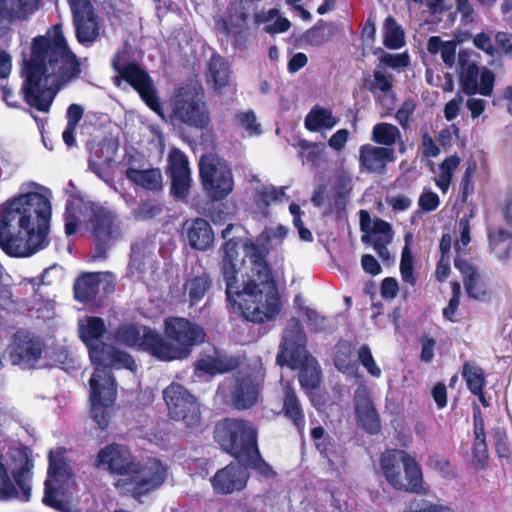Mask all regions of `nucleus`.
Returning <instances> with one entry per match:
<instances>
[{
	"label": "nucleus",
	"mask_w": 512,
	"mask_h": 512,
	"mask_svg": "<svg viewBox=\"0 0 512 512\" xmlns=\"http://www.w3.org/2000/svg\"><path fill=\"white\" fill-rule=\"evenodd\" d=\"M237 243H225L221 271L226 283L227 299L251 322L274 319L281 310L277 285L270 268L254 245L247 246V258L237 268Z\"/></svg>",
	"instance_id": "1"
},
{
	"label": "nucleus",
	"mask_w": 512,
	"mask_h": 512,
	"mask_svg": "<svg viewBox=\"0 0 512 512\" xmlns=\"http://www.w3.org/2000/svg\"><path fill=\"white\" fill-rule=\"evenodd\" d=\"M80 63L69 48L60 25L32 41L31 55L24 60L22 91L26 102L47 112L57 92L78 78Z\"/></svg>",
	"instance_id": "2"
},
{
	"label": "nucleus",
	"mask_w": 512,
	"mask_h": 512,
	"mask_svg": "<svg viewBox=\"0 0 512 512\" xmlns=\"http://www.w3.org/2000/svg\"><path fill=\"white\" fill-rule=\"evenodd\" d=\"M51 192L41 187L0 204V248L12 257H29L48 245Z\"/></svg>",
	"instance_id": "3"
},
{
	"label": "nucleus",
	"mask_w": 512,
	"mask_h": 512,
	"mask_svg": "<svg viewBox=\"0 0 512 512\" xmlns=\"http://www.w3.org/2000/svg\"><path fill=\"white\" fill-rule=\"evenodd\" d=\"M80 338L89 347L91 361L97 365L90 379L91 415L101 429L109 422L108 410L116 398L115 381L110 368H136L134 360L123 351L108 347L102 343L93 344L104 334L106 327L99 317H86L79 320Z\"/></svg>",
	"instance_id": "4"
},
{
	"label": "nucleus",
	"mask_w": 512,
	"mask_h": 512,
	"mask_svg": "<svg viewBox=\"0 0 512 512\" xmlns=\"http://www.w3.org/2000/svg\"><path fill=\"white\" fill-rule=\"evenodd\" d=\"M165 334L169 341L164 340L158 333H149L145 338L149 352L163 361L186 358L193 346L205 340L203 328L186 318L166 319Z\"/></svg>",
	"instance_id": "5"
},
{
	"label": "nucleus",
	"mask_w": 512,
	"mask_h": 512,
	"mask_svg": "<svg viewBox=\"0 0 512 512\" xmlns=\"http://www.w3.org/2000/svg\"><path fill=\"white\" fill-rule=\"evenodd\" d=\"M306 335L300 322L291 319L284 330L281 350L277 355L280 366L287 365L292 369H300L299 381L303 388L313 389L320 382V372L317 361L310 356L306 349Z\"/></svg>",
	"instance_id": "6"
},
{
	"label": "nucleus",
	"mask_w": 512,
	"mask_h": 512,
	"mask_svg": "<svg viewBox=\"0 0 512 512\" xmlns=\"http://www.w3.org/2000/svg\"><path fill=\"white\" fill-rule=\"evenodd\" d=\"M256 438V429L242 419H224L215 428L217 442L237 459L257 452Z\"/></svg>",
	"instance_id": "7"
},
{
	"label": "nucleus",
	"mask_w": 512,
	"mask_h": 512,
	"mask_svg": "<svg viewBox=\"0 0 512 512\" xmlns=\"http://www.w3.org/2000/svg\"><path fill=\"white\" fill-rule=\"evenodd\" d=\"M128 60L129 52L126 48L115 54L112 67L119 74L114 78L115 84L120 86L121 80L124 79L139 93L153 111L161 114V104L152 79L137 64L128 63Z\"/></svg>",
	"instance_id": "8"
},
{
	"label": "nucleus",
	"mask_w": 512,
	"mask_h": 512,
	"mask_svg": "<svg viewBox=\"0 0 512 512\" xmlns=\"http://www.w3.org/2000/svg\"><path fill=\"white\" fill-rule=\"evenodd\" d=\"M479 55L470 49H462L457 56L456 70L459 83L466 95L477 93L490 96L493 92L495 75L487 67L479 69Z\"/></svg>",
	"instance_id": "9"
},
{
	"label": "nucleus",
	"mask_w": 512,
	"mask_h": 512,
	"mask_svg": "<svg viewBox=\"0 0 512 512\" xmlns=\"http://www.w3.org/2000/svg\"><path fill=\"white\" fill-rule=\"evenodd\" d=\"M173 117L190 127L202 129L208 125L210 118L200 85L190 84L178 90L174 100Z\"/></svg>",
	"instance_id": "10"
},
{
	"label": "nucleus",
	"mask_w": 512,
	"mask_h": 512,
	"mask_svg": "<svg viewBox=\"0 0 512 512\" xmlns=\"http://www.w3.org/2000/svg\"><path fill=\"white\" fill-rule=\"evenodd\" d=\"M163 399L168 409V416L172 420L181 422L188 429L200 428V405L184 386L172 382L163 390Z\"/></svg>",
	"instance_id": "11"
},
{
	"label": "nucleus",
	"mask_w": 512,
	"mask_h": 512,
	"mask_svg": "<svg viewBox=\"0 0 512 512\" xmlns=\"http://www.w3.org/2000/svg\"><path fill=\"white\" fill-rule=\"evenodd\" d=\"M199 168L203 187L212 199H223L232 191V173L223 159L214 155L202 156Z\"/></svg>",
	"instance_id": "12"
},
{
	"label": "nucleus",
	"mask_w": 512,
	"mask_h": 512,
	"mask_svg": "<svg viewBox=\"0 0 512 512\" xmlns=\"http://www.w3.org/2000/svg\"><path fill=\"white\" fill-rule=\"evenodd\" d=\"M73 14L76 38L82 45L93 43L99 36V17L90 0H68Z\"/></svg>",
	"instance_id": "13"
},
{
	"label": "nucleus",
	"mask_w": 512,
	"mask_h": 512,
	"mask_svg": "<svg viewBox=\"0 0 512 512\" xmlns=\"http://www.w3.org/2000/svg\"><path fill=\"white\" fill-rule=\"evenodd\" d=\"M96 465L119 475H130L140 471L130 450L120 444H111L98 452Z\"/></svg>",
	"instance_id": "14"
},
{
	"label": "nucleus",
	"mask_w": 512,
	"mask_h": 512,
	"mask_svg": "<svg viewBox=\"0 0 512 512\" xmlns=\"http://www.w3.org/2000/svg\"><path fill=\"white\" fill-rule=\"evenodd\" d=\"M380 465L387 480H395L403 468L407 480H422L418 462L404 450L390 449L382 453Z\"/></svg>",
	"instance_id": "15"
},
{
	"label": "nucleus",
	"mask_w": 512,
	"mask_h": 512,
	"mask_svg": "<svg viewBox=\"0 0 512 512\" xmlns=\"http://www.w3.org/2000/svg\"><path fill=\"white\" fill-rule=\"evenodd\" d=\"M10 462L6 467L0 455V480H10L9 472L14 480H27L33 477V459L28 447L21 444L12 445L7 453Z\"/></svg>",
	"instance_id": "16"
},
{
	"label": "nucleus",
	"mask_w": 512,
	"mask_h": 512,
	"mask_svg": "<svg viewBox=\"0 0 512 512\" xmlns=\"http://www.w3.org/2000/svg\"><path fill=\"white\" fill-rule=\"evenodd\" d=\"M89 229L99 246L111 244L122 234L120 221L110 211L103 208L92 210Z\"/></svg>",
	"instance_id": "17"
},
{
	"label": "nucleus",
	"mask_w": 512,
	"mask_h": 512,
	"mask_svg": "<svg viewBox=\"0 0 512 512\" xmlns=\"http://www.w3.org/2000/svg\"><path fill=\"white\" fill-rule=\"evenodd\" d=\"M169 171L172 178V192L178 198H185L190 187L191 177L186 155L178 148H172L168 155Z\"/></svg>",
	"instance_id": "18"
},
{
	"label": "nucleus",
	"mask_w": 512,
	"mask_h": 512,
	"mask_svg": "<svg viewBox=\"0 0 512 512\" xmlns=\"http://www.w3.org/2000/svg\"><path fill=\"white\" fill-rule=\"evenodd\" d=\"M394 148L364 144L359 148V165L362 171L384 174L388 163L394 161Z\"/></svg>",
	"instance_id": "19"
},
{
	"label": "nucleus",
	"mask_w": 512,
	"mask_h": 512,
	"mask_svg": "<svg viewBox=\"0 0 512 512\" xmlns=\"http://www.w3.org/2000/svg\"><path fill=\"white\" fill-rule=\"evenodd\" d=\"M42 353L39 340L31 338L22 332L15 334L10 346V359L13 364L33 367Z\"/></svg>",
	"instance_id": "20"
},
{
	"label": "nucleus",
	"mask_w": 512,
	"mask_h": 512,
	"mask_svg": "<svg viewBox=\"0 0 512 512\" xmlns=\"http://www.w3.org/2000/svg\"><path fill=\"white\" fill-rule=\"evenodd\" d=\"M354 408L358 425L371 434L377 433L380 420L366 387L359 386L355 390Z\"/></svg>",
	"instance_id": "21"
},
{
	"label": "nucleus",
	"mask_w": 512,
	"mask_h": 512,
	"mask_svg": "<svg viewBox=\"0 0 512 512\" xmlns=\"http://www.w3.org/2000/svg\"><path fill=\"white\" fill-rule=\"evenodd\" d=\"M261 395L260 376H242L236 380L231 392L232 404L239 410L254 406Z\"/></svg>",
	"instance_id": "22"
},
{
	"label": "nucleus",
	"mask_w": 512,
	"mask_h": 512,
	"mask_svg": "<svg viewBox=\"0 0 512 512\" xmlns=\"http://www.w3.org/2000/svg\"><path fill=\"white\" fill-rule=\"evenodd\" d=\"M247 18L243 1H234L228 6L224 15L215 17V28L224 36L239 34L246 27Z\"/></svg>",
	"instance_id": "23"
},
{
	"label": "nucleus",
	"mask_w": 512,
	"mask_h": 512,
	"mask_svg": "<svg viewBox=\"0 0 512 512\" xmlns=\"http://www.w3.org/2000/svg\"><path fill=\"white\" fill-rule=\"evenodd\" d=\"M117 153L115 144L103 141L91 147L89 167L103 180L109 177L110 164L114 161Z\"/></svg>",
	"instance_id": "24"
},
{
	"label": "nucleus",
	"mask_w": 512,
	"mask_h": 512,
	"mask_svg": "<svg viewBox=\"0 0 512 512\" xmlns=\"http://www.w3.org/2000/svg\"><path fill=\"white\" fill-rule=\"evenodd\" d=\"M184 230L190 246L197 250H206L213 244L214 233L205 219L187 220L184 223Z\"/></svg>",
	"instance_id": "25"
},
{
	"label": "nucleus",
	"mask_w": 512,
	"mask_h": 512,
	"mask_svg": "<svg viewBox=\"0 0 512 512\" xmlns=\"http://www.w3.org/2000/svg\"><path fill=\"white\" fill-rule=\"evenodd\" d=\"M73 495L69 482H45L43 502L59 511L67 512Z\"/></svg>",
	"instance_id": "26"
},
{
	"label": "nucleus",
	"mask_w": 512,
	"mask_h": 512,
	"mask_svg": "<svg viewBox=\"0 0 512 512\" xmlns=\"http://www.w3.org/2000/svg\"><path fill=\"white\" fill-rule=\"evenodd\" d=\"M39 0H0V18L13 22L25 20L37 9Z\"/></svg>",
	"instance_id": "27"
},
{
	"label": "nucleus",
	"mask_w": 512,
	"mask_h": 512,
	"mask_svg": "<svg viewBox=\"0 0 512 512\" xmlns=\"http://www.w3.org/2000/svg\"><path fill=\"white\" fill-rule=\"evenodd\" d=\"M288 229L283 225H277L275 227L266 228L262 231L258 237L256 238V243H246L244 245L245 248V258H247V246L254 245L257 249L258 253L263 257L260 252V248L263 251L268 252L271 249L277 248L280 246L287 236Z\"/></svg>",
	"instance_id": "28"
},
{
	"label": "nucleus",
	"mask_w": 512,
	"mask_h": 512,
	"mask_svg": "<svg viewBox=\"0 0 512 512\" xmlns=\"http://www.w3.org/2000/svg\"><path fill=\"white\" fill-rule=\"evenodd\" d=\"M125 175L128 180L144 189L159 190L162 188V173L158 168L137 169L129 167Z\"/></svg>",
	"instance_id": "29"
},
{
	"label": "nucleus",
	"mask_w": 512,
	"mask_h": 512,
	"mask_svg": "<svg viewBox=\"0 0 512 512\" xmlns=\"http://www.w3.org/2000/svg\"><path fill=\"white\" fill-rule=\"evenodd\" d=\"M338 123V118L328 108L314 106L305 117L304 125L307 130L318 132L323 129L330 130Z\"/></svg>",
	"instance_id": "30"
},
{
	"label": "nucleus",
	"mask_w": 512,
	"mask_h": 512,
	"mask_svg": "<svg viewBox=\"0 0 512 512\" xmlns=\"http://www.w3.org/2000/svg\"><path fill=\"white\" fill-rule=\"evenodd\" d=\"M456 49V41H444L439 36H432L427 42L428 52L432 55L440 54L442 61L448 68H453L455 65Z\"/></svg>",
	"instance_id": "31"
},
{
	"label": "nucleus",
	"mask_w": 512,
	"mask_h": 512,
	"mask_svg": "<svg viewBox=\"0 0 512 512\" xmlns=\"http://www.w3.org/2000/svg\"><path fill=\"white\" fill-rule=\"evenodd\" d=\"M285 396L283 399V412L290 419L299 432H302L305 426L304 414L295 392L289 384L284 386Z\"/></svg>",
	"instance_id": "32"
},
{
	"label": "nucleus",
	"mask_w": 512,
	"mask_h": 512,
	"mask_svg": "<svg viewBox=\"0 0 512 512\" xmlns=\"http://www.w3.org/2000/svg\"><path fill=\"white\" fill-rule=\"evenodd\" d=\"M100 273H86L80 276L74 284L75 298L87 302L96 297L99 291Z\"/></svg>",
	"instance_id": "33"
},
{
	"label": "nucleus",
	"mask_w": 512,
	"mask_h": 512,
	"mask_svg": "<svg viewBox=\"0 0 512 512\" xmlns=\"http://www.w3.org/2000/svg\"><path fill=\"white\" fill-rule=\"evenodd\" d=\"M230 71L227 63L219 55H213L207 64V80L217 90L224 88L229 82Z\"/></svg>",
	"instance_id": "34"
},
{
	"label": "nucleus",
	"mask_w": 512,
	"mask_h": 512,
	"mask_svg": "<svg viewBox=\"0 0 512 512\" xmlns=\"http://www.w3.org/2000/svg\"><path fill=\"white\" fill-rule=\"evenodd\" d=\"M474 418V458L482 463L487 459L488 450L486 445V436L484 431V420L482 418L481 410L478 406L473 408Z\"/></svg>",
	"instance_id": "35"
},
{
	"label": "nucleus",
	"mask_w": 512,
	"mask_h": 512,
	"mask_svg": "<svg viewBox=\"0 0 512 512\" xmlns=\"http://www.w3.org/2000/svg\"><path fill=\"white\" fill-rule=\"evenodd\" d=\"M454 264L463 275L464 286L468 295L477 300L482 299L485 296V292L478 285V274L475 268L460 258H456Z\"/></svg>",
	"instance_id": "36"
},
{
	"label": "nucleus",
	"mask_w": 512,
	"mask_h": 512,
	"mask_svg": "<svg viewBox=\"0 0 512 512\" xmlns=\"http://www.w3.org/2000/svg\"><path fill=\"white\" fill-rule=\"evenodd\" d=\"M161 482H116L117 491L123 495L143 502L144 497L160 487Z\"/></svg>",
	"instance_id": "37"
},
{
	"label": "nucleus",
	"mask_w": 512,
	"mask_h": 512,
	"mask_svg": "<svg viewBox=\"0 0 512 512\" xmlns=\"http://www.w3.org/2000/svg\"><path fill=\"white\" fill-rule=\"evenodd\" d=\"M371 140L382 147L392 148L398 141L401 140V132L397 126L381 122L373 126L371 132Z\"/></svg>",
	"instance_id": "38"
},
{
	"label": "nucleus",
	"mask_w": 512,
	"mask_h": 512,
	"mask_svg": "<svg viewBox=\"0 0 512 512\" xmlns=\"http://www.w3.org/2000/svg\"><path fill=\"white\" fill-rule=\"evenodd\" d=\"M65 449L57 447L49 452V476L60 480H68L73 476L70 465L64 459Z\"/></svg>",
	"instance_id": "39"
},
{
	"label": "nucleus",
	"mask_w": 512,
	"mask_h": 512,
	"mask_svg": "<svg viewBox=\"0 0 512 512\" xmlns=\"http://www.w3.org/2000/svg\"><path fill=\"white\" fill-rule=\"evenodd\" d=\"M255 19L257 23L265 24L264 30L269 34L286 32L290 28L289 20L281 17L277 9L260 12Z\"/></svg>",
	"instance_id": "40"
},
{
	"label": "nucleus",
	"mask_w": 512,
	"mask_h": 512,
	"mask_svg": "<svg viewBox=\"0 0 512 512\" xmlns=\"http://www.w3.org/2000/svg\"><path fill=\"white\" fill-rule=\"evenodd\" d=\"M149 333L156 332L152 330H146L145 328L140 331V329L133 325H125L119 328L116 334V338L119 342L127 346H139L149 351V347L145 343V338Z\"/></svg>",
	"instance_id": "41"
},
{
	"label": "nucleus",
	"mask_w": 512,
	"mask_h": 512,
	"mask_svg": "<svg viewBox=\"0 0 512 512\" xmlns=\"http://www.w3.org/2000/svg\"><path fill=\"white\" fill-rule=\"evenodd\" d=\"M30 482H0V501L18 499L27 502L31 497Z\"/></svg>",
	"instance_id": "42"
},
{
	"label": "nucleus",
	"mask_w": 512,
	"mask_h": 512,
	"mask_svg": "<svg viewBox=\"0 0 512 512\" xmlns=\"http://www.w3.org/2000/svg\"><path fill=\"white\" fill-rule=\"evenodd\" d=\"M236 361L231 358L207 357L200 359L196 364V370L210 375L224 373L234 369Z\"/></svg>",
	"instance_id": "43"
},
{
	"label": "nucleus",
	"mask_w": 512,
	"mask_h": 512,
	"mask_svg": "<svg viewBox=\"0 0 512 512\" xmlns=\"http://www.w3.org/2000/svg\"><path fill=\"white\" fill-rule=\"evenodd\" d=\"M383 42L390 49H398L404 44V32L392 16L385 20Z\"/></svg>",
	"instance_id": "44"
},
{
	"label": "nucleus",
	"mask_w": 512,
	"mask_h": 512,
	"mask_svg": "<svg viewBox=\"0 0 512 512\" xmlns=\"http://www.w3.org/2000/svg\"><path fill=\"white\" fill-rule=\"evenodd\" d=\"M460 159L456 155L446 158L440 165V173L435 178V184L443 192L446 193L450 186L453 172L459 166Z\"/></svg>",
	"instance_id": "45"
},
{
	"label": "nucleus",
	"mask_w": 512,
	"mask_h": 512,
	"mask_svg": "<svg viewBox=\"0 0 512 512\" xmlns=\"http://www.w3.org/2000/svg\"><path fill=\"white\" fill-rule=\"evenodd\" d=\"M462 375L466 380L468 389L473 394H480L484 385V372L482 368L474 363H465Z\"/></svg>",
	"instance_id": "46"
},
{
	"label": "nucleus",
	"mask_w": 512,
	"mask_h": 512,
	"mask_svg": "<svg viewBox=\"0 0 512 512\" xmlns=\"http://www.w3.org/2000/svg\"><path fill=\"white\" fill-rule=\"evenodd\" d=\"M210 286L211 279L205 273L190 279L185 285L190 302L196 303L200 301L209 290Z\"/></svg>",
	"instance_id": "47"
},
{
	"label": "nucleus",
	"mask_w": 512,
	"mask_h": 512,
	"mask_svg": "<svg viewBox=\"0 0 512 512\" xmlns=\"http://www.w3.org/2000/svg\"><path fill=\"white\" fill-rule=\"evenodd\" d=\"M236 126L246 131L249 136H257L262 133L261 124L252 110L239 111L235 114Z\"/></svg>",
	"instance_id": "48"
},
{
	"label": "nucleus",
	"mask_w": 512,
	"mask_h": 512,
	"mask_svg": "<svg viewBox=\"0 0 512 512\" xmlns=\"http://www.w3.org/2000/svg\"><path fill=\"white\" fill-rule=\"evenodd\" d=\"M285 197L284 187L264 186L257 192L255 200L258 208L264 210L272 203L281 202Z\"/></svg>",
	"instance_id": "49"
},
{
	"label": "nucleus",
	"mask_w": 512,
	"mask_h": 512,
	"mask_svg": "<svg viewBox=\"0 0 512 512\" xmlns=\"http://www.w3.org/2000/svg\"><path fill=\"white\" fill-rule=\"evenodd\" d=\"M404 512H455V510L443 502H431L425 499H414L408 503Z\"/></svg>",
	"instance_id": "50"
},
{
	"label": "nucleus",
	"mask_w": 512,
	"mask_h": 512,
	"mask_svg": "<svg viewBox=\"0 0 512 512\" xmlns=\"http://www.w3.org/2000/svg\"><path fill=\"white\" fill-rule=\"evenodd\" d=\"M248 477L246 467L236 460L219 470L212 480H245Z\"/></svg>",
	"instance_id": "51"
},
{
	"label": "nucleus",
	"mask_w": 512,
	"mask_h": 512,
	"mask_svg": "<svg viewBox=\"0 0 512 512\" xmlns=\"http://www.w3.org/2000/svg\"><path fill=\"white\" fill-rule=\"evenodd\" d=\"M400 272L402 280L412 286L416 283V278L413 274V256L411 254V251L406 245L403 248L402 255H401V261H400Z\"/></svg>",
	"instance_id": "52"
},
{
	"label": "nucleus",
	"mask_w": 512,
	"mask_h": 512,
	"mask_svg": "<svg viewBox=\"0 0 512 512\" xmlns=\"http://www.w3.org/2000/svg\"><path fill=\"white\" fill-rule=\"evenodd\" d=\"M393 83V76L383 71L377 70L374 72L373 80L369 84L371 92L377 91L387 93L391 90Z\"/></svg>",
	"instance_id": "53"
},
{
	"label": "nucleus",
	"mask_w": 512,
	"mask_h": 512,
	"mask_svg": "<svg viewBox=\"0 0 512 512\" xmlns=\"http://www.w3.org/2000/svg\"><path fill=\"white\" fill-rule=\"evenodd\" d=\"M255 457H252L249 461V468L256 472V475L262 478H274L276 477V472L273 468L266 463L260 456L259 451L253 452Z\"/></svg>",
	"instance_id": "54"
},
{
	"label": "nucleus",
	"mask_w": 512,
	"mask_h": 512,
	"mask_svg": "<svg viewBox=\"0 0 512 512\" xmlns=\"http://www.w3.org/2000/svg\"><path fill=\"white\" fill-rule=\"evenodd\" d=\"M358 358L361 364L372 376L379 377L381 375V369L377 366L370 348L367 345H364L359 349Z\"/></svg>",
	"instance_id": "55"
},
{
	"label": "nucleus",
	"mask_w": 512,
	"mask_h": 512,
	"mask_svg": "<svg viewBox=\"0 0 512 512\" xmlns=\"http://www.w3.org/2000/svg\"><path fill=\"white\" fill-rule=\"evenodd\" d=\"M416 109V102L413 99L405 100L396 112V119L402 128L409 127V120Z\"/></svg>",
	"instance_id": "56"
},
{
	"label": "nucleus",
	"mask_w": 512,
	"mask_h": 512,
	"mask_svg": "<svg viewBox=\"0 0 512 512\" xmlns=\"http://www.w3.org/2000/svg\"><path fill=\"white\" fill-rule=\"evenodd\" d=\"M347 352L350 348L346 345L339 348L335 356V365L343 373L353 374L355 372V364L351 360L346 359Z\"/></svg>",
	"instance_id": "57"
},
{
	"label": "nucleus",
	"mask_w": 512,
	"mask_h": 512,
	"mask_svg": "<svg viewBox=\"0 0 512 512\" xmlns=\"http://www.w3.org/2000/svg\"><path fill=\"white\" fill-rule=\"evenodd\" d=\"M418 204L424 211H434L440 204L439 196L430 190H426L420 195Z\"/></svg>",
	"instance_id": "58"
},
{
	"label": "nucleus",
	"mask_w": 512,
	"mask_h": 512,
	"mask_svg": "<svg viewBox=\"0 0 512 512\" xmlns=\"http://www.w3.org/2000/svg\"><path fill=\"white\" fill-rule=\"evenodd\" d=\"M429 465L433 470L438 471L439 476L442 478L454 476L450 463L440 456L431 457Z\"/></svg>",
	"instance_id": "59"
},
{
	"label": "nucleus",
	"mask_w": 512,
	"mask_h": 512,
	"mask_svg": "<svg viewBox=\"0 0 512 512\" xmlns=\"http://www.w3.org/2000/svg\"><path fill=\"white\" fill-rule=\"evenodd\" d=\"M392 240V229L389 223L383 220H376L373 224L372 240Z\"/></svg>",
	"instance_id": "60"
},
{
	"label": "nucleus",
	"mask_w": 512,
	"mask_h": 512,
	"mask_svg": "<svg viewBox=\"0 0 512 512\" xmlns=\"http://www.w3.org/2000/svg\"><path fill=\"white\" fill-rule=\"evenodd\" d=\"M303 148V161L316 163L323 153V147L314 143H305L302 145Z\"/></svg>",
	"instance_id": "61"
},
{
	"label": "nucleus",
	"mask_w": 512,
	"mask_h": 512,
	"mask_svg": "<svg viewBox=\"0 0 512 512\" xmlns=\"http://www.w3.org/2000/svg\"><path fill=\"white\" fill-rule=\"evenodd\" d=\"M246 482H212V487L217 494H231L245 488Z\"/></svg>",
	"instance_id": "62"
},
{
	"label": "nucleus",
	"mask_w": 512,
	"mask_h": 512,
	"mask_svg": "<svg viewBox=\"0 0 512 512\" xmlns=\"http://www.w3.org/2000/svg\"><path fill=\"white\" fill-rule=\"evenodd\" d=\"M349 135L350 133L347 129H340L330 137L328 144L332 149L341 151L348 141Z\"/></svg>",
	"instance_id": "63"
},
{
	"label": "nucleus",
	"mask_w": 512,
	"mask_h": 512,
	"mask_svg": "<svg viewBox=\"0 0 512 512\" xmlns=\"http://www.w3.org/2000/svg\"><path fill=\"white\" fill-rule=\"evenodd\" d=\"M399 291L396 279L388 277L382 281L381 295L384 299H394Z\"/></svg>",
	"instance_id": "64"
}]
</instances>
